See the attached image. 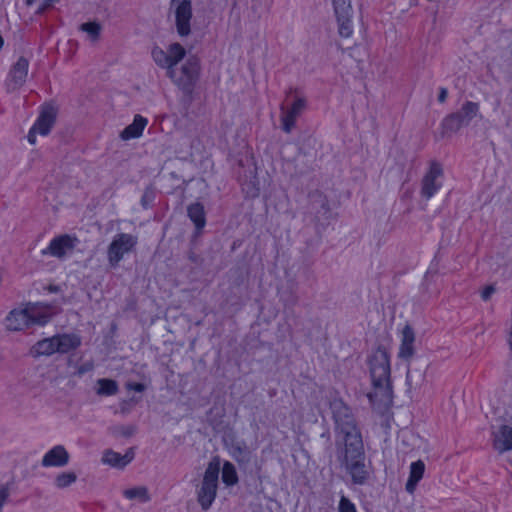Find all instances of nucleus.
<instances>
[{"label": "nucleus", "mask_w": 512, "mask_h": 512, "mask_svg": "<svg viewBox=\"0 0 512 512\" xmlns=\"http://www.w3.org/2000/svg\"><path fill=\"white\" fill-rule=\"evenodd\" d=\"M335 424L336 456L340 465L351 476L353 484L364 485L370 476L360 429L352 410L342 399L330 402Z\"/></svg>", "instance_id": "nucleus-1"}, {"label": "nucleus", "mask_w": 512, "mask_h": 512, "mask_svg": "<svg viewBox=\"0 0 512 512\" xmlns=\"http://www.w3.org/2000/svg\"><path fill=\"white\" fill-rule=\"evenodd\" d=\"M367 362L373 385V391L368 394V398L373 405L387 408L393 402L390 354L383 345H379Z\"/></svg>", "instance_id": "nucleus-2"}, {"label": "nucleus", "mask_w": 512, "mask_h": 512, "mask_svg": "<svg viewBox=\"0 0 512 512\" xmlns=\"http://www.w3.org/2000/svg\"><path fill=\"white\" fill-rule=\"evenodd\" d=\"M200 71V59L195 55L189 56L179 68L176 66L167 71V76L182 91L184 101L188 105L192 103V95L199 80Z\"/></svg>", "instance_id": "nucleus-3"}, {"label": "nucleus", "mask_w": 512, "mask_h": 512, "mask_svg": "<svg viewBox=\"0 0 512 512\" xmlns=\"http://www.w3.org/2000/svg\"><path fill=\"white\" fill-rule=\"evenodd\" d=\"M220 461L215 458L211 461L204 473L201 487L197 493V500L203 510H208L215 500L218 488Z\"/></svg>", "instance_id": "nucleus-4"}, {"label": "nucleus", "mask_w": 512, "mask_h": 512, "mask_svg": "<svg viewBox=\"0 0 512 512\" xmlns=\"http://www.w3.org/2000/svg\"><path fill=\"white\" fill-rule=\"evenodd\" d=\"M290 94H294V100L289 108H285L284 105H281V124L282 129L286 133H290L292 129L295 127L297 118L302 114V112L306 109L307 101L305 97L299 95L297 89L290 88L287 92V96Z\"/></svg>", "instance_id": "nucleus-5"}, {"label": "nucleus", "mask_w": 512, "mask_h": 512, "mask_svg": "<svg viewBox=\"0 0 512 512\" xmlns=\"http://www.w3.org/2000/svg\"><path fill=\"white\" fill-rule=\"evenodd\" d=\"M137 238L131 234H117L108 247V261L111 267L118 266L125 253L133 249Z\"/></svg>", "instance_id": "nucleus-6"}, {"label": "nucleus", "mask_w": 512, "mask_h": 512, "mask_svg": "<svg viewBox=\"0 0 512 512\" xmlns=\"http://www.w3.org/2000/svg\"><path fill=\"white\" fill-rule=\"evenodd\" d=\"M334 13L338 24V33L343 38L353 34V9L350 0H332Z\"/></svg>", "instance_id": "nucleus-7"}, {"label": "nucleus", "mask_w": 512, "mask_h": 512, "mask_svg": "<svg viewBox=\"0 0 512 512\" xmlns=\"http://www.w3.org/2000/svg\"><path fill=\"white\" fill-rule=\"evenodd\" d=\"M56 116L57 109L53 105L46 104L42 107L39 117L28 133V141L30 144H35L37 133L43 136L49 134L55 124Z\"/></svg>", "instance_id": "nucleus-8"}, {"label": "nucleus", "mask_w": 512, "mask_h": 512, "mask_svg": "<svg viewBox=\"0 0 512 512\" xmlns=\"http://www.w3.org/2000/svg\"><path fill=\"white\" fill-rule=\"evenodd\" d=\"M171 6L175 8V22L178 34L186 37L191 32L192 4L190 0H172Z\"/></svg>", "instance_id": "nucleus-9"}, {"label": "nucleus", "mask_w": 512, "mask_h": 512, "mask_svg": "<svg viewBox=\"0 0 512 512\" xmlns=\"http://www.w3.org/2000/svg\"><path fill=\"white\" fill-rule=\"evenodd\" d=\"M25 305L31 326H44L57 314L56 308L52 304L27 302Z\"/></svg>", "instance_id": "nucleus-10"}, {"label": "nucleus", "mask_w": 512, "mask_h": 512, "mask_svg": "<svg viewBox=\"0 0 512 512\" xmlns=\"http://www.w3.org/2000/svg\"><path fill=\"white\" fill-rule=\"evenodd\" d=\"M443 169L437 162H432L429 171L422 179L421 195L430 199L440 189L442 183Z\"/></svg>", "instance_id": "nucleus-11"}, {"label": "nucleus", "mask_w": 512, "mask_h": 512, "mask_svg": "<svg viewBox=\"0 0 512 512\" xmlns=\"http://www.w3.org/2000/svg\"><path fill=\"white\" fill-rule=\"evenodd\" d=\"M77 238L63 234L53 238L49 246L41 251L42 255H51L57 258H64L67 253L74 250Z\"/></svg>", "instance_id": "nucleus-12"}, {"label": "nucleus", "mask_w": 512, "mask_h": 512, "mask_svg": "<svg viewBox=\"0 0 512 512\" xmlns=\"http://www.w3.org/2000/svg\"><path fill=\"white\" fill-rule=\"evenodd\" d=\"M5 328L9 332H20L31 327L26 305L12 309L4 319Z\"/></svg>", "instance_id": "nucleus-13"}, {"label": "nucleus", "mask_w": 512, "mask_h": 512, "mask_svg": "<svg viewBox=\"0 0 512 512\" xmlns=\"http://www.w3.org/2000/svg\"><path fill=\"white\" fill-rule=\"evenodd\" d=\"M29 61L25 57H20L11 67L6 80L8 91H15L22 87L28 75Z\"/></svg>", "instance_id": "nucleus-14"}, {"label": "nucleus", "mask_w": 512, "mask_h": 512, "mask_svg": "<svg viewBox=\"0 0 512 512\" xmlns=\"http://www.w3.org/2000/svg\"><path fill=\"white\" fill-rule=\"evenodd\" d=\"M415 332L413 328L407 324L402 330L401 344L399 347L398 357L404 361L410 362L415 354Z\"/></svg>", "instance_id": "nucleus-15"}, {"label": "nucleus", "mask_w": 512, "mask_h": 512, "mask_svg": "<svg viewBox=\"0 0 512 512\" xmlns=\"http://www.w3.org/2000/svg\"><path fill=\"white\" fill-rule=\"evenodd\" d=\"M70 455L62 445H56L42 458L43 467H64L68 464Z\"/></svg>", "instance_id": "nucleus-16"}, {"label": "nucleus", "mask_w": 512, "mask_h": 512, "mask_svg": "<svg viewBox=\"0 0 512 512\" xmlns=\"http://www.w3.org/2000/svg\"><path fill=\"white\" fill-rule=\"evenodd\" d=\"M494 448L500 453L512 450V428L502 425L500 429L494 433Z\"/></svg>", "instance_id": "nucleus-17"}, {"label": "nucleus", "mask_w": 512, "mask_h": 512, "mask_svg": "<svg viewBox=\"0 0 512 512\" xmlns=\"http://www.w3.org/2000/svg\"><path fill=\"white\" fill-rule=\"evenodd\" d=\"M134 458V451L130 448L124 455L114 452L113 450H106L103 454L102 461L113 467L123 468L130 463Z\"/></svg>", "instance_id": "nucleus-18"}, {"label": "nucleus", "mask_w": 512, "mask_h": 512, "mask_svg": "<svg viewBox=\"0 0 512 512\" xmlns=\"http://www.w3.org/2000/svg\"><path fill=\"white\" fill-rule=\"evenodd\" d=\"M55 341L58 353H68L81 345L80 337L75 334L56 335Z\"/></svg>", "instance_id": "nucleus-19"}, {"label": "nucleus", "mask_w": 512, "mask_h": 512, "mask_svg": "<svg viewBox=\"0 0 512 512\" xmlns=\"http://www.w3.org/2000/svg\"><path fill=\"white\" fill-rule=\"evenodd\" d=\"M147 125V119L141 115H136L133 122L128 125L120 134L123 140H129L132 138H138L142 135L145 126Z\"/></svg>", "instance_id": "nucleus-20"}, {"label": "nucleus", "mask_w": 512, "mask_h": 512, "mask_svg": "<svg viewBox=\"0 0 512 512\" xmlns=\"http://www.w3.org/2000/svg\"><path fill=\"white\" fill-rule=\"evenodd\" d=\"M425 471V464L422 460L413 462L410 465V474L406 483V491L413 493L416 489L418 482L422 479Z\"/></svg>", "instance_id": "nucleus-21"}, {"label": "nucleus", "mask_w": 512, "mask_h": 512, "mask_svg": "<svg viewBox=\"0 0 512 512\" xmlns=\"http://www.w3.org/2000/svg\"><path fill=\"white\" fill-rule=\"evenodd\" d=\"M479 112V105L476 102L466 101L461 109L454 114L458 116L459 122L462 126H467Z\"/></svg>", "instance_id": "nucleus-22"}, {"label": "nucleus", "mask_w": 512, "mask_h": 512, "mask_svg": "<svg viewBox=\"0 0 512 512\" xmlns=\"http://www.w3.org/2000/svg\"><path fill=\"white\" fill-rule=\"evenodd\" d=\"M188 217L194 223L197 230H201L206 224L204 206L200 202L192 203L187 208Z\"/></svg>", "instance_id": "nucleus-23"}, {"label": "nucleus", "mask_w": 512, "mask_h": 512, "mask_svg": "<svg viewBox=\"0 0 512 512\" xmlns=\"http://www.w3.org/2000/svg\"><path fill=\"white\" fill-rule=\"evenodd\" d=\"M170 69H173L177 64L185 58L186 50L180 43H172L167 49Z\"/></svg>", "instance_id": "nucleus-24"}, {"label": "nucleus", "mask_w": 512, "mask_h": 512, "mask_svg": "<svg viewBox=\"0 0 512 512\" xmlns=\"http://www.w3.org/2000/svg\"><path fill=\"white\" fill-rule=\"evenodd\" d=\"M461 127L462 124L459 122L458 116H456L454 113H451L447 115L441 123L442 136H450L458 132Z\"/></svg>", "instance_id": "nucleus-25"}, {"label": "nucleus", "mask_w": 512, "mask_h": 512, "mask_svg": "<svg viewBox=\"0 0 512 512\" xmlns=\"http://www.w3.org/2000/svg\"><path fill=\"white\" fill-rule=\"evenodd\" d=\"M98 388L96 390L99 396H112L118 393V384L113 379L101 378L97 380Z\"/></svg>", "instance_id": "nucleus-26"}, {"label": "nucleus", "mask_w": 512, "mask_h": 512, "mask_svg": "<svg viewBox=\"0 0 512 512\" xmlns=\"http://www.w3.org/2000/svg\"><path fill=\"white\" fill-rule=\"evenodd\" d=\"M123 495L128 500H138L142 503L148 502L150 500L148 489L145 486L126 489L124 490Z\"/></svg>", "instance_id": "nucleus-27"}, {"label": "nucleus", "mask_w": 512, "mask_h": 512, "mask_svg": "<svg viewBox=\"0 0 512 512\" xmlns=\"http://www.w3.org/2000/svg\"><path fill=\"white\" fill-rule=\"evenodd\" d=\"M231 455L238 463H247L250 460V452L244 442L233 443Z\"/></svg>", "instance_id": "nucleus-28"}, {"label": "nucleus", "mask_w": 512, "mask_h": 512, "mask_svg": "<svg viewBox=\"0 0 512 512\" xmlns=\"http://www.w3.org/2000/svg\"><path fill=\"white\" fill-rule=\"evenodd\" d=\"M55 336L40 340L36 343V352L40 355H52L57 352Z\"/></svg>", "instance_id": "nucleus-29"}, {"label": "nucleus", "mask_w": 512, "mask_h": 512, "mask_svg": "<svg viewBox=\"0 0 512 512\" xmlns=\"http://www.w3.org/2000/svg\"><path fill=\"white\" fill-rule=\"evenodd\" d=\"M222 480L228 486L235 485L238 482L236 469L234 465L229 461H226L223 464Z\"/></svg>", "instance_id": "nucleus-30"}, {"label": "nucleus", "mask_w": 512, "mask_h": 512, "mask_svg": "<svg viewBox=\"0 0 512 512\" xmlns=\"http://www.w3.org/2000/svg\"><path fill=\"white\" fill-rule=\"evenodd\" d=\"M77 480L75 472H62L55 477L54 483L57 488L63 489L69 487Z\"/></svg>", "instance_id": "nucleus-31"}, {"label": "nucleus", "mask_w": 512, "mask_h": 512, "mask_svg": "<svg viewBox=\"0 0 512 512\" xmlns=\"http://www.w3.org/2000/svg\"><path fill=\"white\" fill-rule=\"evenodd\" d=\"M152 57L158 66L165 68L167 71H170V64L167 51H164L159 47H155L152 50Z\"/></svg>", "instance_id": "nucleus-32"}, {"label": "nucleus", "mask_w": 512, "mask_h": 512, "mask_svg": "<svg viewBox=\"0 0 512 512\" xmlns=\"http://www.w3.org/2000/svg\"><path fill=\"white\" fill-rule=\"evenodd\" d=\"M80 30L86 32L95 41L98 40L101 32V25L97 22H87L80 25Z\"/></svg>", "instance_id": "nucleus-33"}, {"label": "nucleus", "mask_w": 512, "mask_h": 512, "mask_svg": "<svg viewBox=\"0 0 512 512\" xmlns=\"http://www.w3.org/2000/svg\"><path fill=\"white\" fill-rule=\"evenodd\" d=\"M252 11L256 14V17L260 18L263 13H266L269 8V4L267 0H251Z\"/></svg>", "instance_id": "nucleus-34"}, {"label": "nucleus", "mask_w": 512, "mask_h": 512, "mask_svg": "<svg viewBox=\"0 0 512 512\" xmlns=\"http://www.w3.org/2000/svg\"><path fill=\"white\" fill-rule=\"evenodd\" d=\"M339 512H357L355 505L345 496L339 502Z\"/></svg>", "instance_id": "nucleus-35"}, {"label": "nucleus", "mask_w": 512, "mask_h": 512, "mask_svg": "<svg viewBox=\"0 0 512 512\" xmlns=\"http://www.w3.org/2000/svg\"><path fill=\"white\" fill-rule=\"evenodd\" d=\"M93 368H94V364H93V362L88 361V362H85V363L81 364V365L77 368V370H76L75 374H76V375H78V376H82V375H84L85 373L92 371V370H93Z\"/></svg>", "instance_id": "nucleus-36"}, {"label": "nucleus", "mask_w": 512, "mask_h": 512, "mask_svg": "<svg viewBox=\"0 0 512 512\" xmlns=\"http://www.w3.org/2000/svg\"><path fill=\"white\" fill-rule=\"evenodd\" d=\"M154 198V191L151 188H147L142 196L141 202L144 207H147V205L153 200Z\"/></svg>", "instance_id": "nucleus-37"}, {"label": "nucleus", "mask_w": 512, "mask_h": 512, "mask_svg": "<svg viewBox=\"0 0 512 512\" xmlns=\"http://www.w3.org/2000/svg\"><path fill=\"white\" fill-rule=\"evenodd\" d=\"M495 292V288L492 285L485 287V289L481 293V297L484 301H487L491 295Z\"/></svg>", "instance_id": "nucleus-38"}, {"label": "nucleus", "mask_w": 512, "mask_h": 512, "mask_svg": "<svg viewBox=\"0 0 512 512\" xmlns=\"http://www.w3.org/2000/svg\"><path fill=\"white\" fill-rule=\"evenodd\" d=\"M127 388L136 392H143L145 390V385L142 383H128Z\"/></svg>", "instance_id": "nucleus-39"}, {"label": "nucleus", "mask_w": 512, "mask_h": 512, "mask_svg": "<svg viewBox=\"0 0 512 512\" xmlns=\"http://www.w3.org/2000/svg\"><path fill=\"white\" fill-rule=\"evenodd\" d=\"M447 95H448L447 89L444 87H441L439 89L438 101L440 103H444L446 101Z\"/></svg>", "instance_id": "nucleus-40"}, {"label": "nucleus", "mask_w": 512, "mask_h": 512, "mask_svg": "<svg viewBox=\"0 0 512 512\" xmlns=\"http://www.w3.org/2000/svg\"><path fill=\"white\" fill-rule=\"evenodd\" d=\"M58 0H45L43 5L38 9V13H42L46 8L50 7L54 2H57Z\"/></svg>", "instance_id": "nucleus-41"}, {"label": "nucleus", "mask_w": 512, "mask_h": 512, "mask_svg": "<svg viewBox=\"0 0 512 512\" xmlns=\"http://www.w3.org/2000/svg\"><path fill=\"white\" fill-rule=\"evenodd\" d=\"M298 301V297L296 295H291V298L287 300L286 305H295Z\"/></svg>", "instance_id": "nucleus-42"}, {"label": "nucleus", "mask_w": 512, "mask_h": 512, "mask_svg": "<svg viewBox=\"0 0 512 512\" xmlns=\"http://www.w3.org/2000/svg\"><path fill=\"white\" fill-rule=\"evenodd\" d=\"M48 291H50L52 293H56L59 291V287L55 286V285H50V286H48Z\"/></svg>", "instance_id": "nucleus-43"}, {"label": "nucleus", "mask_w": 512, "mask_h": 512, "mask_svg": "<svg viewBox=\"0 0 512 512\" xmlns=\"http://www.w3.org/2000/svg\"><path fill=\"white\" fill-rule=\"evenodd\" d=\"M189 259L193 262H197V257L194 255V253H190Z\"/></svg>", "instance_id": "nucleus-44"}, {"label": "nucleus", "mask_w": 512, "mask_h": 512, "mask_svg": "<svg viewBox=\"0 0 512 512\" xmlns=\"http://www.w3.org/2000/svg\"><path fill=\"white\" fill-rule=\"evenodd\" d=\"M509 345H510V348L512 349V326H511V331L509 334Z\"/></svg>", "instance_id": "nucleus-45"}, {"label": "nucleus", "mask_w": 512, "mask_h": 512, "mask_svg": "<svg viewBox=\"0 0 512 512\" xmlns=\"http://www.w3.org/2000/svg\"><path fill=\"white\" fill-rule=\"evenodd\" d=\"M36 0H26V5L31 6Z\"/></svg>", "instance_id": "nucleus-46"}]
</instances>
